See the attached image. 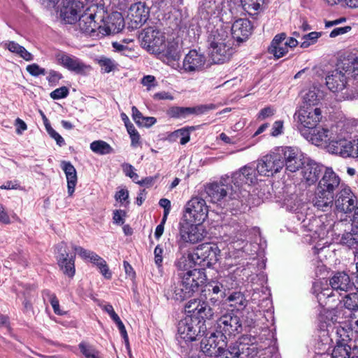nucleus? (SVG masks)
Returning <instances> with one entry per match:
<instances>
[{"label":"nucleus","mask_w":358,"mask_h":358,"mask_svg":"<svg viewBox=\"0 0 358 358\" xmlns=\"http://www.w3.org/2000/svg\"><path fill=\"white\" fill-rule=\"evenodd\" d=\"M341 178L331 167H325L320 179L312 203L317 210L330 211L334 205L335 192L340 187Z\"/></svg>","instance_id":"nucleus-1"},{"label":"nucleus","mask_w":358,"mask_h":358,"mask_svg":"<svg viewBox=\"0 0 358 358\" xmlns=\"http://www.w3.org/2000/svg\"><path fill=\"white\" fill-rule=\"evenodd\" d=\"M346 84L345 74L340 67L329 72L326 77V85L335 94L338 101L353 100L358 97L357 90L350 89Z\"/></svg>","instance_id":"nucleus-2"},{"label":"nucleus","mask_w":358,"mask_h":358,"mask_svg":"<svg viewBox=\"0 0 358 358\" xmlns=\"http://www.w3.org/2000/svg\"><path fill=\"white\" fill-rule=\"evenodd\" d=\"M178 243L180 247L186 243L195 244L203 240L207 231L201 224L182 218L178 224Z\"/></svg>","instance_id":"nucleus-3"},{"label":"nucleus","mask_w":358,"mask_h":358,"mask_svg":"<svg viewBox=\"0 0 358 358\" xmlns=\"http://www.w3.org/2000/svg\"><path fill=\"white\" fill-rule=\"evenodd\" d=\"M243 331L240 317L233 310L227 311L217 320V332L225 341L227 336H235Z\"/></svg>","instance_id":"nucleus-4"},{"label":"nucleus","mask_w":358,"mask_h":358,"mask_svg":"<svg viewBox=\"0 0 358 358\" xmlns=\"http://www.w3.org/2000/svg\"><path fill=\"white\" fill-rule=\"evenodd\" d=\"M207 330L204 322L193 317H185L180 320L178 326L180 338L185 341H193L199 336H203Z\"/></svg>","instance_id":"nucleus-5"},{"label":"nucleus","mask_w":358,"mask_h":358,"mask_svg":"<svg viewBox=\"0 0 358 358\" xmlns=\"http://www.w3.org/2000/svg\"><path fill=\"white\" fill-rule=\"evenodd\" d=\"M142 45L149 51L161 53L165 48V34L155 27L145 28L141 33Z\"/></svg>","instance_id":"nucleus-6"},{"label":"nucleus","mask_w":358,"mask_h":358,"mask_svg":"<svg viewBox=\"0 0 358 358\" xmlns=\"http://www.w3.org/2000/svg\"><path fill=\"white\" fill-rule=\"evenodd\" d=\"M210 57L214 64H224L230 60L234 54V49L229 41L215 38L210 42Z\"/></svg>","instance_id":"nucleus-7"},{"label":"nucleus","mask_w":358,"mask_h":358,"mask_svg":"<svg viewBox=\"0 0 358 358\" xmlns=\"http://www.w3.org/2000/svg\"><path fill=\"white\" fill-rule=\"evenodd\" d=\"M94 9L97 10L98 7L96 6L87 7L84 13L79 17L78 23L80 31L91 36H94L96 30L101 27L96 23V20H103V16L101 15L103 11L94 12Z\"/></svg>","instance_id":"nucleus-8"},{"label":"nucleus","mask_w":358,"mask_h":358,"mask_svg":"<svg viewBox=\"0 0 358 358\" xmlns=\"http://www.w3.org/2000/svg\"><path fill=\"white\" fill-rule=\"evenodd\" d=\"M197 264L202 268H210L218 261L220 250L216 244L206 243L199 245L195 250Z\"/></svg>","instance_id":"nucleus-9"},{"label":"nucleus","mask_w":358,"mask_h":358,"mask_svg":"<svg viewBox=\"0 0 358 358\" xmlns=\"http://www.w3.org/2000/svg\"><path fill=\"white\" fill-rule=\"evenodd\" d=\"M282 168L283 162L279 148L275 152L263 157L257 165V173L265 176H273Z\"/></svg>","instance_id":"nucleus-10"},{"label":"nucleus","mask_w":358,"mask_h":358,"mask_svg":"<svg viewBox=\"0 0 358 358\" xmlns=\"http://www.w3.org/2000/svg\"><path fill=\"white\" fill-rule=\"evenodd\" d=\"M207 215L208 208L205 200L196 196L193 197L187 203L182 218L202 224L207 217Z\"/></svg>","instance_id":"nucleus-11"},{"label":"nucleus","mask_w":358,"mask_h":358,"mask_svg":"<svg viewBox=\"0 0 358 358\" xmlns=\"http://www.w3.org/2000/svg\"><path fill=\"white\" fill-rule=\"evenodd\" d=\"M279 149L283 167L286 171L294 173L305 164L303 154L297 148L286 146L280 147Z\"/></svg>","instance_id":"nucleus-12"},{"label":"nucleus","mask_w":358,"mask_h":358,"mask_svg":"<svg viewBox=\"0 0 358 358\" xmlns=\"http://www.w3.org/2000/svg\"><path fill=\"white\" fill-rule=\"evenodd\" d=\"M177 278L192 295L206 281V275L201 269L194 268L186 272H178Z\"/></svg>","instance_id":"nucleus-13"},{"label":"nucleus","mask_w":358,"mask_h":358,"mask_svg":"<svg viewBox=\"0 0 358 358\" xmlns=\"http://www.w3.org/2000/svg\"><path fill=\"white\" fill-rule=\"evenodd\" d=\"M327 149L329 152L339 155L343 157H358V139H332L328 144Z\"/></svg>","instance_id":"nucleus-14"},{"label":"nucleus","mask_w":358,"mask_h":358,"mask_svg":"<svg viewBox=\"0 0 358 358\" xmlns=\"http://www.w3.org/2000/svg\"><path fill=\"white\" fill-rule=\"evenodd\" d=\"M358 199L349 187L341 186V189L334 198L336 209L344 213H352L357 205Z\"/></svg>","instance_id":"nucleus-15"},{"label":"nucleus","mask_w":358,"mask_h":358,"mask_svg":"<svg viewBox=\"0 0 358 358\" xmlns=\"http://www.w3.org/2000/svg\"><path fill=\"white\" fill-rule=\"evenodd\" d=\"M298 122L305 128L313 129L316 127L322 120V112L320 108L301 106L300 110L295 113Z\"/></svg>","instance_id":"nucleus-16"},{"label":"nucleus","mask_w":358,"mask_h":358,"mask_svg":"<svg viewBox=\"0 0 358 358\" xmlns=\"http://www.w3.org/2000/svg\"><path fill=\"white\" fill-rule=\"evenodd\" d=\"M223 346H227V342L223 338L220 337L219 334L211 333L209 337L203 338L201 341V353L208 358L215 357L217 352L222 349Z\"/></svg>","instance_id":"nucleus-17"},{"label":"nucleus","mask_w":358,"mask_h":358,"mask_svg":"<svg viewBox=\"0 0 358 358\" xmlns=\"http://www.w3.org/2000/svg\"><path fill=\"white\" fill-rule=\"evenodd\" d=\"M56 59L60 65L77 74L85 75L91 70L90 65H87L81 59L73 55L60 52L56 55Z\"/></svg>","instance_id":"nucleus-18"},{"label":"nucleus","mask_w":358,"mask_h":358,"mask_svg":"<svg viewBox=\"0 0 358 358\" xmlns=\"http://www.w3.org/2000/svg\"><path fill=\"white\" fill-rule=\"evenodd\" d=\"M66 243L65 242L60 243L57 248L58 250V255L57 256V264L64 274L73 278L75 275V257L76 255L69 256L66 250Z\"/></svg>","instance_id":"nucleus-19"},{"label":"nucleus","mask_w":358,"mask_h":358,"mask_svg":"<svg viewBox=\"0 0 358 358\" xmlns=\"http://www.w3.org/2000/svg\"><path fill=\"white\" fill-rule=\"evenodd\" d=\"M150 15L149 8L145 3L138 2L132 4L128 13L129 27L131 29L141 27L148 19Z\"/></svg>","instance_id":"nucleus-20"},{"label":"nucleus","mask_w":358,"mask_h":358,"mask_svg":"<svg viewBox=\"0 0 358 358\" xmlns=\"http://www.w3.org/2000/svg\"><path fill=\"white\" fill-rule=\"evenodd\" d=\"M229 178H222L219 182H213L206 187V194L213 203H218L224 199L229 189L236 192V189H232V187H229Z\"/></svg>","instance_id":"nucleus-21"},{"label":"nucleus","mask_w":358,"mask_h":358,"mask_svg":"<svg viewBox=\"0 0 358 358\" xmlns=\"http://www.w3.org/2000/svg\"><path fill=\"white\" fill-rule=\"evenodd\" d=\"M257 166L246 165L232 174L229 182L234 184L236 188H239L243 184H252L257 180Z\"/></svg>","instance_id":"nucleus-22"},{"label":"nucleus","mask_w":358,"mask_h":358,"mask_svg":"<svg viewBox=\"0 0 358 358\" xmlns=\"http://www.w3.org/2000/svg\"><path fill=\"white\" fill-rule=\"evenodd\" d=\"M214 108L215 106L213 104L201 105L196 107L172 106L167 110V114L172 118L185 119L190 115H201Z\"/></svg>","instance_id":"nucleus-23"},{"label":"nucleus","mask_w":358,"mask_h":358,"mask_svg":"<svg viewBox=\"0 0 358 358\" xmlns=\"http://www.w3.org/2000/svg\"><path fill=\"white\" fill-rule=\"evenodd\" d=\"M302 169L303 180L306 185L310 186L318 183L325 168L313 160L308 159Z\"/></svg>","instance_id":"nucleus-24"},{"label":"nucleus","mask_w":358,"mask_h":358,"mask_svg":"<svg viewBox=\"0 0 358 358\" xmlns=\"http://www.w3.org/2000/svg\"><path fill=\"white\" fill-rule=\"evenodd\" d=\"M85 3L81 0H73L63 6L60 10V17L66 24L77 22L78 14L85 9Z\"/></svg>","instance_id":"nucleus-25"},{"label":"nucleus","mask_w":358,"mask_h":358,"mask_svg":"<svg viewBox=\"0 0 358 358\" xmlns=\"http://www.w3.org/2000/svg\"><path fill=\"white\" fill-rule=\"evenodd\" d=\"M222 10L223 0H201L199 2V15L203 20L217 17Z\"/></svg>","instance_id":"nucleus-26"},{"label":"nucleus","mask_w":358,"mask_h":358,"mask_svg":"<svg viewBox=\"0 0 358 358\" xmlns=\"http://www.w3.org/2000/svg\"><path fill=\"white\" fill-rule=\"evenodd\" d=\"M206 63V57L196 50H191L183 59L182 69L190 73L202 69Z\"/></svg>","instance_id":"nucleus-27"},{"label":"nucleus","mask_w":358,"mask_h":358,"mask_svg":"<svg viewBox=\"0 0 358 358\" xmlns=\"http://www.w3.org/2000/svg\"><path fill=\"white\" fill-rule=\"evenodd\" d=\"M164 296L167 300L182 302L192 295L184 287V285L176 278L172 284L164 290Z\"/></svg>","instance_id":"nucleus-28"},{"label":"nucleus","mask_w":358,"mask_h":358,"mask_svg":"<svg viewBox=\"0 0 358 358\" xmlns=\"http://www.w3.org/2000/svg\"><path fill=\"white\" fill-rule=\"evenodd\" d=\"M251 22L248 19H238L231 26L232 37L238 43L245 41L252 33Z\"/></svg>","instance_id":"nucleus-29"},{"label":"nucleus","mask_w":358,"mask_h":358,"mask_svg":"<svg viewBox=\"0 0 358 358\" xmlns=\"http://www.w3.org/2000/svg\"><path fill=\"white\" fill-rule=\"evenodd\" d=\"M329 285L335 292H348L353 288L350 276L345 272H337L329 279Z\"/></svg>","instance_id":"nucleus-30"},{"label":"nucleus","mask_w":358,"mask_h":358,"mask_svg":"<svg viewBox=\"0 0 358 358\" xmlns=\"http://www.w3.org/2000/svg\"><path fill=\"white\" fill-rule=\"evenodd\" d=\"M343 301L346 316L351 319V322H358V291L346 294Z\"/></svg>","instance_id":"nucleus-31"},{"label":"nucleus","mask_w":358,"mask_h":358,"mask_svg":"<svg viewBox=\"0 0 358 358\" xmlns=\"http://www.w3.org/2000/svg\"><path fill=\"white\" fill-rule=\"evenodd\" d=\"M351 343L350 339L340 338L337 340L331 351V358H351Z\"/></svg>","instance_id":"nucleus-32"},{"label":"nucleus","mask_w":358,"mask_h":358,"mask_svg":"<svg viewBox=\"0 0 358 358\" xmlns=\"http://www.w3.org/2000/svg\"><path fill=\"white\" fill-rule=\"evenodd\" d=\"M345 74L356 78L358 76V54L351 53L345 58L341 64Z\"/></svg>","instance_id":"nucleus-33"},{"label":"nucleus","mask_w":358,"mask_h":358,"mask_svg":"<svg viewBox=\"0 0 358 358\" xmlns=\"http://www.w3.org/2000/svg\"><path fill=\"white\" fill-rule=\"evenodd\" d=\"M227 350L229 351V358H237L241 354L244 353V350H248V355H256L259 352V349L252 344L250 347H246L245 344L235 342L231 343Z\"/></svg>","instance_id":"nucleus-34"},{"label":"nucleus","mask_w":358,"mask_h":358,"mask_svg":"<svg viewBox=\"0 0 358 358\" xmlns=\"http://www.w3.org/2000/svg\"><path fill=\"white\" fill-rule=\"evenodd\" d=\"M195 253H188L182 255L176 262V266L178 269V272H186L188 270H192V268L198 265Z\"/></svg>","instance_id":"nucleus-35"},{"label":"nucleus","mask_w":358,"mask_h":358,"mask_svg":"<svg viewBox=\"0 0 358 358\" xmlns=\"http://www.w3.org/2000/svg\"><path fill=\"white\" fill-rule=\"evenodd\" d=\"M313 133H311L310 141L312 143L320 145L322 143H327L332 141L331 138V132L327 129L324 128H317L315 127L313 129Z\"/></svg>","instance_id":"nucleus-36"},{"label":"nucleus","mask_w":358,"mask_h":358,"mask_svg":"<svg viewBox=\"0 0 358 358\" xmlns=\"http://www.w3.org/2000/svg\"><path fill=\"white\" fill-rule=\"evenodd\" d=\"M124 27V20L119 12L112 13L108 17L107 29L109 33H118Z\"/></svg>","instance_id":"nucleus-37"},{"label":"nucleus","mask_w":358,"mask_h":358,"mask_svg":"<svg viewBox=\"0 0 358 358\" xmlns=\"http://www.w3.org/2000/svg\"><path fill=\"white\" fill-rule=\"evenodd\" d=\"M341 242L350 248H355L354 255L355 259L358 260V230H352L343 234Z\"/></svg>","instance_id":"nucleus-38"},{"label":"nucleus","mask_w":358,"mask_h":358,"mask_svg":"<svg viewBox=\"0 0 358 358\" xmlns=\"http://www.w3.org/2000/svg\"><path fill=\"white\" fill-rule=\"evenodd\" d=\"M214 315L215 311L213 307L209 305V302L206 301V297H203L200 307L198 309V313L195 317L198 318L199 320L203 321L205 324L206 320H212Z\"/></svg>","instance_id":"nucleus-39"},{"label":"nucleus","mask_w":358,"mask_h":358,"mask_svg":"<svg viewBox=\"0 0 358 358\" xmlns=\"http://www.w3.org/2000/svg\"><path fill=\"white\" fill-rule=\"evenodd\" d=\"M321 98L320 92L316 87H313L303 95V106L305 107L315 108Z\"/></svg>","instance_id":"nucleus-40"},{"label":"nucleus","mask_w":358,"mask_h":358,"mask_svg":"<svg viewBox=\"0 0 358 358\" xmlns=\"http://www.w3.org/2000/svg\"><path fill=\"white\" fill-rule=\"evenodd\" d=\"M203 297H206V299H207L206 294H201L199 299H194L189 301L184 307L185 313L192 314V317H196Z\"/></svg>","instance_id":"nucleus-41"},{"label":"nucleus","mask_w":358,"mask_h":358,"mask_svg":"<svg viewBox=\"0 0 358 358\" xmlns=\"http://www.w3.org/2000/svg\"><path fill=\"white\" fill-rule=\"evenodd\" d=\"M228 300L231 302L230 306L237 310L242 309L247 305V301L244 295L239 292H233L229 296Z\"/></svg>","instance_id":"nucleus-42"},{"label":"nucleus","mask_w":358,"mask_h":358,"mask_svg":"<svg viewBox=\"0 0 358 358\" xmlns=\"http://www.w3.org/2000/svg\"><path fill=\"white\" fill-rule=\"evenodd\" d=\"M91 150L99 155H106L113 152V148L103 141H95L90 144Z\"/></svg>","instance_id":"nucleus-43"},{"label":"nucleus","mask_w":358,"mask_h":358,"mask_svg":"<svg viewBox=\"0 0 358 358\" xmlns=\"http://www.w3.org/2000/svg\"><path fill=\"white\" fill-rule=\"evenodd\" d=\"M243 9L250 15H255L260 9L264 0H241Z\"/></svg>","instance_id":"nucleus-44"},{"label":"nucleus","mask_w":358,"mask_h":358,"mask_svg":"<svg viewBox=\"0 0 358 358\" xmlns=\"http://www.w3.org/2000/svg\"><path fill=\"white\" fill-rule=\"evenodd\" d=\"M201 294H206V296L215 295L224 298V291L220 287V282H212L206 285V289L202 291Z\"/></svg>","instance_id":"nucleus-45"},{"label":"nucleus","mask_w":358,"mask_h":358,"mask_svg":"<svg viewBox=\"0 0 358 358\" xmlns=\"http://www.w3.org/2000/svg\"><path fill=\"white\" fill-rule=\"evenodd\" d=\"M178 48V46L176 43L173 41H168L167 43H165V48L161 52V53L163 52L166 57L176 61L179 59Z\"/></svg>","instance_id":"nucleus-46"},{"label":"nucleus","mask_w":358,"mask_h":358,"mask_svg":"<svg viewBox=\"0 0 358 358\" xmlns=\"http://www.w3.org/2000/svg\"><path fill=\"white\" fill-rule=\"evenodd\" d=\"M43 296L44 299L47 298L49 300L55 314L59 315H63L65 314V312H63L59 309V301L55 294H52L50 290L45 289L43 291Z\"/></svg>","instance_id":"nucleus-47"},{"label":"nucleus","mask_w":358,"mask_h":358,"mask_svg":"<svg viewBox=\"0 0 358 358\" xmlns=\"http://www.w3.org/2000/svg\"><path fill=\"white\" fill-rule=\"evenodd\" d=\"M301 205L298 196L295 194H291L284 199V206L286 209L291 212H296Z\"/></svg>","instance_id":"nucleus-48"},{"label":"nucleus","mask_w":358,"mask_h":358,"mask_svg":"<svg viewBox=\"0 0 358 358\" xmlns=\"http://www.w3.org/2000/svg\"><path fill=\"white\" fill-rule=\"evenodd\" d=\"M322 36L321 32L312 31L308 34H305L303 37V42L301 43L300 47L307 48L311 45L315 44L317 39Z\"/></svg>","instance_id":"nucleus-49"},{"label":"nucleus","mask_w":358,"mask_h":358,"mask_svg":"<svg viewBox=\"0 0 358 358\" xmlns=\"http://www.w3.org/2000/svg\"><path fill=\"white\" fill-rule=\"evenodd\" d=\"M268 52L272 54L275 58L279 59L288 52V49L285 43L274 45L273 44H271L268 48Z\"/></svg>","instance_id":"nucleus-50"},{"label":"nucleus","mask_w":358,"mask_h":358,"mask_svg":"<svg viewBox=\"0 0 358 358\" xmlns=\"http://www.w3.org/2000/svg\"><path fill=\"white\" fill-rule=\"evenodd\" d=\"M220 282V287L224 291L225 296L227 295V291L234 288L237 285L236 282L234 280V277L230 275L221 278Z\"/></svg>","instance_id":"nucleus-51"},{"label":"nucleus","mask_w":358,"mask_h":358,"mask_svg":"<svg viewBox=\"0 0 358 358\" xmlns=\"http://www.w3.org/2000/svg\"><path fill=\"white\" fill-rule=\"evenodd\" d=\"M26 70L31 76L34 77H38L41 75L43 76L46 74L45 69L41 68L38 64L35 63L28 65L26 68Z\"/></svg>","instance_id":"nucleus-52"},{"label":"nucleus","mask_w":358,"mask_h":358,"mask_svg":"<svg viewBox=\"0 0 358 358\" xmlns=\"http://www.w3.org/2000/svg\"><path fill=\"white\" fill-rule=\"evenodd\" d=\"M69 89L66 87L63 86L52 91L50 96L52 99L57 100L66 98L69 95Z\"/></svg>","instance_id":"nucleus-53"},{"label":"nucleus","mask_w":358,"mask_h":358,"mask_svg":"<svg viewBox=\"0 0 358 358\" xmlns=\"http://www.w3.org/2000/svg\"><path fill=\"white\" fill-rule=\"evenodd\" d=\"M66 178L67 180L68 194L69 196H72L77 183V173H73V174L66 176Z\"/></svg>","instance_id":"nucleus-54"},{"label":"nucleus","mask_w":358,"mask_h":358,"mask_svg":"<svg viewBox=\"0 0 358 358\" xmlns=\"http://www.w3.org/2000/svg\"><path fill=\"white\" fill-rule=\"evenodd\" d=\"M334 292H335V290H334L331 287V288L327 287V288L323 289L317 294V299H318V301L320 302V303L322 304V303L324 302V300L329 299L330 298L334 296Z\"/></svg>","instance_id":"nucleus-55"},{"label":"nucleus","mask_w":358,"mask_h":358,"mask_svg":"<svg viewBox=\"0 0 358 358\" xmlns=\"http://www.w3.org/2000/svg\"><path fill=\"white\" fill-rule=\"evenodd\" d=\"M63 78L62 73L55 70H50L46 79L50 85L55 86L58 84L59 80Z\"/></svg>","instance_id":"nucleus-56"},{"label":"nucleus","mask_w":358,"mask_h":358,"mask_svg":"<svg viewBox=\"0 0 358 358\" xmlns=\"http://www.w3.org/2000/svg\"><path fill=\"white\" fill-rule=\"evenodd\" d=\"M49 128L46 130L48 134L51 138L55 140L57 144L62 147L65 145L64 139L51 126H48Z\"/></svg>","instance_id":"nucleus-57"},{"label":"nucleus","mask_w":358,"mask_h":358,"mask_svg":"<svg viewBox=\"0 0 358 358\" xmlns=\"http://www.w3.org/2000/svg\"><path fill=\"white\" fill-rule=\"evenodd\" d=\"M99 63L102 69L106 73L110 72L115 68L114 61L108 58L101 59Z\"/></svg>","instance_id":"nucleus-58"},{"label":"nucleus","mask_w":358,"mask_h":358,"mask_svg":"<svg viewBox=\"0 0 358 358\" xmlns=\"http://www.w3.org/2000/svg\"><path fill=\"white\" fill-rule=\"evenodd\" d=\"M284 122L282 120L275 121L271 128V136L276 137L283 133Z\"/></svg>","instance_id":"nucleus-59"},{"label":"nucleus","mask_w":358,"mask_h":358,"mask_svg":"<svg viewBox=\"0 0 358 358\" xmlns=\"http://www.w3.org/2000/svg\"><path fill=\"white\" fill-rule=\"evenodd\" d=\"M101 274L104 276L106 279H110L112 277V273L110 271L106 262L105 260H102L99 263V265L97 266Z\"/></svg>","instance_id":"nucleus-60"},{"label":"nucleus","mask_w":358,"mask_h":358,"mask_svg":"<svg viewBox=\"0 0 358 358\" xmlns=\"http://www.w3.org/2000/svg\"><path fill=\"white\" fill-rule=\"evenodd\" d=\"M79 349L82 354L86 357L88 358L90 355L94 353L96 350L92 346L88 345L85 343H80L79 344Z\"/></svg>","instance_id":"nucleus-61"},{"label":"nucleus","mask_w":358,"mask_h":358,"mask_svg":"<svg viewBox=\"0 0 358 358\" xmlns=\"http://www.w3.org/2000/svg\"><path fill=\"white\" fill-rule=\"evenodd\" d=\"M159 205L164 208L163 217H167L171 208V201L167 199L163 198L159 200Z\"/></svg>","instance_id":"nucleus-62"},{"label":"nucleus","mask_w":358,"mask_h":358,"mask_svg":"<svg viewBox=\"0 0 358 358\" xmlns=\"http://www.w3.org/2000/svg\"><path fill=\"white\" fill-rule=\"evenodd\" d=\"M163 249L159 245H157L154 250L155 254V262L156 265L159 267L162 266L163 261L162 258Z\"/></svg>","instance_id":"nucleus-63"},{"label":"nucleus","mask_w":358,"mask_h":358,"mask_svg":"<svg viewBox=\"0 0 358 358\" xmlns=\"http://www.w3.org/2000/svg\"><path fill=\"white\" fill-rule=\"evenodd\" d=\"M274 109L271 107H265L262 108L259 114H258V119L259 120H264L268 117L272 116L274 114Z\"/></svg>","instance_id":"nucleus-64"}]
</instances>
